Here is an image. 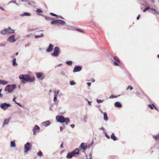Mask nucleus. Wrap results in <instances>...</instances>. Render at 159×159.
<instances>
[{
  "mask_svg": "<svg viewBox=\"0 0 159 159\" xmlns=\"http://www.w3.org/2000/svg\"><path fill=\"white\" fill-rule=\"evenodd\" d=\"M106 136L108 139H110V137L107 135V133L106 134Z\"/></svg>",
  "mask_w": 159,
  "mask_h": 159,
  "instance_id": "46",
  "label": "nucleus"
},
{
  "mask_svg": "<svg viewBox=\"0 0 159 159\" xmlns=\"http://www.w3.org/2000/svg\"><path fill=\"white\" fill-rule=\"evenodd\" d=\"M97 102L98 103H100L102 102V101L100 100H97Z\"/></svg>",
  "mask_w": 159,
  "mask_h": 159,
  "instance_id": "45",
  "label": "nucleus"
},
{
  "mask_svg": "<svg viewBox=\"0 0 159 159\" xmlns=\"http://www.w3.org/2000/svg\"><path fill=\"white\" fill-rule=\"evenodd\" d=\"M8 84V82L6 80H0V84L3 85L6 84Z\"/></svg>",
  "mask_w": 159,
  "mask_h": 159,
  "instance_id": "18",
  "label": "nucleus"
},
{
  "mask_svg": "<svg viewBox=\"0 0 159 159\" xmlns=\"http://www.w3.org/2000/svg\"><path fill=\"white\" fill-rule=\"evenodd\" d=\"M63 142H62L61 144V145L60 146L61 148H63Z\"/></svg>",
  "mask_w": 159,
  "mask_h": 159,
  "instance_id": "43",
  "label": "nucleus"
},
{
  "mask_svg": "<svg viewBox=\"0 0 159 159\" xmlns=\"http://www.w3.org/2000/svg\"><path fill=\"white\" fill-rule=\"evenodd\" d=\"M91 154H89V155L90 156H91Z\"/></svg>",
  "mask_w": 159,
  "mask_h": 159,
  "instance_id": "57",
  "label": "nucleus"
},
{
  "mask_svg": "<svg viewBox=\"0 0 159 159\" xmlns=\"http://www.w3.org/2000/svg\"><path fill=\"white\" fill-rule=\"evenodd\" d=\"M59 93V91L58 90L54 91V96H57V95Z\"/></svg>",
  "mask_w": 159,
  "mask_h": 159,
  "instance_id": "31",
  "label": "nucleus"
},
{
  "mask_svg": "<svg viewBox=\"0 0 159 159\" xmlns=\"http://www.w3.org/2000/svg\"><path fill=\"white\" fill-rule=\"evenodd\" d=\"M153 137L156 140H159V134L156 136H154Z\"/></svg>",
  "mask_w": 159,
  "mask_h": 159,
  "instance_id": "26",
  "label": "nucleus"
},
{
  "mask_svg": "<svg viewBox=\"0 0 159 159\" xmlns=\"http://www.w3.org/2000/svg\"><path fill=\"white\" fill-rule=\"evenodd\" d=\"M10 120V119L9 118L5 119L4 120V123L3 125V126L4 125H5L7 124L9 122Z\"/></svg>",
  "mask_w": 159,
  "mask_h": 159,
  "instance_id": "19",
  "label": "nucleus"
},
{
  "mask_svg": "<svg viewBox=\"0 0 159 159\" xmlns=\"http://www.w3.org/2000/svg\"><path fill=\"white\" fill-rule=\"evenodd\" d=\"M2 90V89H0V97L2 98V95L1 93V92Z\"/></svg>",
  "mask_w": 159,
  "mask_h": 159,
  "instance_id": "42",
  "label": "nucleus"
},
{
  "mask_svg": "<svg viewBox=\"0 0 159 159\" xmlns=\"http://www.w3.org/2000/svg\"><path fill=\"white\" fill-rule=\"evenodd\" d=\"M114 105L115 107H117L121 108L122 107V104L119 102H115L114 103Z\"/></svg>",
  "mask_w": 159,
  "mask_h": 159,
  "instance_id": "16",
  "label": "nucleus"
},
{
  "mask_svg": "<svg viewBox=\"0 0 159 159\" xmlns=\"http://www.w3.org/2000/svg\"><path fill=\"white\" fill-rule=\"evenodd\" d=\"M19 79L21 80V82L22 83H25L26 82H34L35 80L34 77H31L30 75H20L19 76Z\"/></svg>",
  "mask_w": 159,
  "mask_h": 159,
  "instance_id": "1",
  "label": "nucleus"
},
{
  "mask_svg": "<svg viewBox=\"0 0 159 159\" xmlns=\"http://www.w3.org/2000/svg\"><path fill=\"white\" fill-rule=\"evenodd\" d=\"M16 59L14 58L13 59L12 61V65L13 66H15L17 65V63H16Z\"/></svg>",
  "mask_w": 159,
  "mask_h": 159,
  "instance_id": "23",
  "label": "nucleus"
},
{
  "mask_svg": "<svg viewBox=\"0 0 159 159\" xmlns=\"http://www.w3.org/2000/svg\"><path fill=\"white\" fill-rule=\"evenodd\" d=\"M37 155L40 157H41L43 156V154L42 152L41 151H40L38 153Z\"/></svg>",
  "mask_w": 159,
  "mask_h": 159,
  "instance_id": "30",
  "label": "nucleus"
},
{
  "mask_svg": "<svg viewBox=\"0 0 159 159\" xmlns=\"http://www.w3.org/2000/svg\"><path fill=\"white\" fill-rule=\"evenodd\" d=\"M60 129L61 131L63 129L62 127H60Z\"/></svg>",
  "mask_w": 159,
  "mask_h": 159,
  "instance_id": "52",
  "label": "nucleus"
},
{
  "mask_svg": "<svg viewBox=\"0 0 159 159\" xmlns=\"http://www.w3.org/2000/svg\"><path fill=\"white\" fill-rule=\"evenodd\" d=\"M50 14L51 15H52V16H57L56 14H54V13H50Z\"/></svg>",
  "mask_w": 159,
  "mask_h": 159,
  "instance_id": "41",
  "label": "nucleus"
},
{
  "mask_svg": "<svg viewBox=\"0 0 159 159\" xmlns=\"http://www.w3.org/2000/svg\"><path fill=\"white\" fill-rule=\"evenodd\" d=\"M8 41L11 43L14 42L16 41L15 36L14 35H12L8 38Z\"/></svg>",
  "mask_w": 159,
  "mask_h": 159,
  "instance_id": "12",
  "label": "nucleus"
},
{
  "mask_svg": "<svg viewBox=\"0 0 159 159\" xmlns=\"http://www.w3.org/2000/svg\"><path fill=\"white\" fill-rule=\"evenodd\" d=\"M72 63V62L71 61H68L66 62V63L69 65H71Z\"/></svg>",
  "mask_w": 159,
  "mask_h": 159,
  "instance_id": "32",
  "label": "nucleus"
},
{
  "mask_svg": "<svg viewBox=\"0 0 159 159\" xmlns=\"http://www.w3.org/2000/svg\"><path fill=\"white\" fill-rule=\"evenodd\" d=\"M57 96L54 95V102H56V101H57Z\"/></svg>",
  "mask_w": 159,
  "mask_h": 159,
  "instance_id": "38",
  "label": "nucleus"
},
{
  "mask_svg": "<svg viewBox=\"0 0 159 159\" xmlns=\"http://www.w3.org/2000/svg\"><path fill=\"white\" fill-rule=\"evenodd\" d=\"M51 23L52 24H58L57 22V20L52 21L51 22Z\"/></svg>",
  "mask_w": 159,
  "mask_h": 159,
  "instance_id": "29",
  "label": "nucleus"
},
{
  "mask_svg": "<svg viewBox=\"0 0 159 159\" xmlns=\"http://www.w3.org/2000/svg\"><path fill=\"white\" fill-rule=\"evenodd\" d=\"M57 22L58 24H60L62 25L65 24H66L65 22L64 21L60 20H57Z\"/></svg>",
  "mask_w": 159,
  "mask_h": 159,
  "instance_id": "21",
  "label": "nucleus"
},
{
  "mask_svg": "<svg viewBox=\"0 0 159 159\" xmlns=\"http://www.w3.org/2000/svg\"><path fill=\"white\" fill-rule=\"evenodd\" d=\"M157 57H158L159 58V54H158V55H157Z\"/></svg>",
  "mask_w": 159,
  "mask_h": 159,
  "instance_id": "55",
  "label": "nucleus"
},
{
  "mask_svg": "<svg viewBox=\"0 0 159 159\" xmlns=\"http://www.w3.org/2000/svg\"><path fill=\"white\" fill-rule=\"evenodd\" d=\"M16 146L15 142L11 141V147H15Z\"/></svg>",
  "mask_w": 159,
  "mask_h": 159,
  "instance_id": "25",
  "label": "nucleus"
},
{
  "mask_svg": "<svg viewBox=\"0 0 159 159\" xmlns=\"http://www.w3.org/2000/svg\"><path fill=\"white\" fill-rule=\"evenodd\" d=\"M150 8L149 7L146 8L143 10V12H145L146 11H147Z\"/></svg>",
  "mask_w": 159,
  "mask_h": 159,
  "instance_id": "34",
  "label": "nucleus"
},
{
  "mask_svg": "<svg viewBox=\"0 0 159 159\" xmlns=\"http://www.w3.org/2000/svg\"><path fill=\"white\" fill-rule=\"evenodd\" d=\"M40 129V128L39 126L37 125H35L33 130L34 134H35L37 131H37L38 132H39V130Z\"/></svg>",
  "mask_w": 159,
  "mask_h": 159,
  "instance_id": "11",
  "label": "nucleus"
},
{
  "mask_svg": "<svg viewBox=\"0 0 159 159\" xmlns=\"http://www.w3.org/2000/svg\"><path fill=\"white\" fill-rule=\"evenodd\" d=\"M60 49L58 47H55L53 50V53H52L51 55L54 57H57L59 53Z\"/></svg>",
  "mask_w": 159,
  "mask_h": 159,
  "instance_id": "6",
  "label": "nucleus"
},
{
  "mask_svg": "<svg viewBox=\"0 0 159 159\" xmlns=\"http://www.w3.org/2000/svg\"><path fill=\"white\" fill-rule=\"evenodd\" d=\"M32 147V145L29 142L25 144L24 147V152H26L31 149Z\"/></svg>",
  "mask_w": 159,
  "mask_h": 159,
  "instance_id": "7",
  "label": "nucleus"
},
{
  "mask_svg": "<svg viewBox=\"0 0 159 159\" xmlns=\"http://www.w3.org/2000/svg\"><path fill=\"white\" fill-rule=\"evenodd\" d=\"M18 54V52H17V53H16V55H17Z\"/></svg>",
  "mask_w": 159,
  "mask_h": 159,
  "instance_id": "54",
  "label": "nucleus"
},
{
  "mask_svg": "<svg viewBox=\"0 0 159 159\" xmlns=\"http://www.w3.org/2000/svg\"><path fill=\"white\" fill-rule=\"evenodd\" d=\"M117 96H115L114 95H112L110 97V98H116Z\"/></svg>",
  "mask_w": 159,
  "mask_h": 159,
  "instance_id": "40",
  "label": "nucleus"
},
{
  "mask_svg": "<svg viewBox=\"0 0 159 159\" xmlns=\"http://www.w3.org/2000/svg\"><path fill=\"white\" fill-rule=\"evenodd\" d=\"M82 69V67L80 66H75L73 70V71L74 72H79Z\"/></svg>",
  "mask_w": 159,
  "mask_h": 159,
  "instance_id": "13",
  "label": "nucleus"
},
{
  "mask_svg": "<svg viewBox=\"0 0 159 159\" xmlns=\"http://www.w3.org/2000/svg\"><path fill=\"white\" fill-rule=\"evenodd\" d=\"M45 126H47L50 125V123L49 121H47L43 123Z\"/></svg>",
  "mask_w": 159,
  "mask_h": 159,
  "instance_id": "22",
  "label": "nucleus"
},
{
  "mask_svg": "<svg viewBox=\"0 0 159 159\" xmlns=\"http://www.w3.org/2000/svg\"><path fill=\"white\" fill-rule=\"evenodd\" d=\"M154 107L155 108L156 110H157V108L156 107H155V106H154Z\"/></svg>",
  "mask_w": 159,
  "mask_h": 159,
  "instance_id": "53",
  "label": "nucleus"
},
{
  "mask_svg": "<svg viewBox=\"0 0 159 159\" xmlns=\"http://www.w3.org/2000/svg\"><path fill=\"white\" fill-rule=\"evenodd\" d=\"M114 60L116 61V62H114V65L115 66H119V64H120V61L118 58L116 57H114Z\"/></svg>",
  "mask_w": 159,
  "mask_h": 159,
  "instance_id": "9",
  "label": "nucleus"
},
{
  "mask_svg": "<svg viewBox=\"0 0 159 159\" xmlns=\"http://www.w3.org/2000/svg\"><path fill=\"white\" fill-rule=\"evenodd\" d=\"M37 77L38 79H40L42 80L44 77L43 73H42L39 72L36 73Z\"/></svg>",
  "mask_w": 159,
  "mask_h": 159,
  "instance_id": "10",
  "label": "nucleus"
},
{
  "mask_svg": "<svg viewBox=\"0 0 159 159\" xmlns=\"http://www.w3.org/2000/svg\"><path fill=\"white\" fill-rule=\"evenodd\" d=\"M89 104V105H91V102L87 100Z\"/></svg>",
  "mask_w": 159,
  "mask_h": 159,
  "instance_id": "50",
  "label": "nucleus"
},
{
  "mask_svg": "<svg viewBox=\"0 0 159 159\" xmlns=\"http://www.w3.org/2000/svg\"><path fill=\"white\" fill-rule=\"evenodd\" d=\"M95 81V80H94V79H92V82H94Z\"/></svg>",
  "mask_w": 159,
  "mask_h": 159,
  "instance_id": "51",
  "label": "nucleus"
},
{
  "mask_svg": "<svg viewBox=\"0 0 159 159\" xmlns=\"http://www.w3.org/2000/svg\"><path fill=\"white\" fill-rule=\"evenodd\" d=\"M53 46L52 44H50L48 48L47 49V51L48 52H51L52 51L53 48Z\"/></svg>",
  "mask_w": 159,
  "mask_h": 159,
  "instance_id": "14",
  "label": "nucleus"
},
{
  "mask_svg": "<svg viewBox=\"0 0 159 159\" xmlns=\"http://www.w3.org/2000/svg\"><path fill=\"white\" fill-rule=\"evenodd\" d=\"M104 115V120L105 121L108 120V118L107 116V113L106 112H103Z\"/></svg>",
  "mask_w": 159,
  "mask_h": 159,
  "instance_id": "20",
  "label": "nucleus"
},
{
  "mask_svg": "<svg viewBox=\"0 0 159 159\" xmlns=\"http://www.w3.org/2000/svg\"><path fill=\"white\" fill-rule=\"evenodd\" d=\"M10 106V105L8 103H2L0 105L1 108L4 110H6L8 107Z\"/></svg>",
  "mask_w": 159,
  "mask_h": 159,
  "instance_id": "8",
  "label": "nucleus"
},
{
  "mask_svg": "<svg viewBox=\"0 0 159 159\" xmlns=\"http://www.w3.org/2000/svg\"><path fill=\"white\" fill-rule=\"evenodd\" d=\"M36 11L38 13H42L43 12L39 8L37 9Z\"/></svg>",
  "mask_w": 159,
  "mask_h": 159,
  "instance_id": "33",
  "label": "nucleus"
},
{
  "mask_svg": "<svg viewBox=\"0 0 159 159\" xmlns=\"http://www.w3.org/2000/svg\"><path fill=\"white\" fill-rule=\"evenodd\" d=\"M14 33V30L11 29L10 27H9L8 28L6 29L3 30H2L1 31V33L3 34Z\"/></svg>",
  "mask_w": 159,
  "mask_h": 159,
  "instance_id": "5",
  "label": "nucleus"
},
{
  "mask_svg": "<svg viewBox=\"0 0 159 159\" xmlns=\"http://www.w3.org/2000/svg\"><path fill=\"white\" fill-rule=\"evenodd\" d=\"M21 16H29L30 15V13L28 12H24L23 14H21Z\"/></svg>",
  "mask_w": 159,
  "mask_h": 159,
  "instance_id": "24",
  "label": "nucleus"
},
{
  "mask_svg": "<svg viewBox=\"0 0 159 159\" xmlns=\"http://www.w3.org/2000/svg\"><path fill=\"white\" fill-rule=\"evenodd\" d=\"M148 107L151 109H153L154 107V105L153 104H152V105L149 104L148 105Z\"/></svg>",
  "mask_w": 159,
  "mask_h": 159,
  "instance_id": "28",
  "label": "nucleus"
},
{
  "mask_svg": "<svg viewBox=\"0 0 159 159\" xmlns=\"http://www.w3.org/2000/svg\"><path fill=\"white\" fill-rule=\"evenodd\" d=\"M16 98H13V101L14 102H15V103H16V104H17V105H18L20 106V104H19V103H17V102H16Z\"/></svg>",
  "mask_w": 159,
  "mask_h": 159,
  "instance_id": "37",
  "label": "nucleus"
},
{
  "mask_svg": "<svg viewBox=\"0 0 159 159\" xmlns=\"http://www.w3.org/2000/svg\"><path fill=\"white\" fill-rule=\"evenodd\" d=\"M16 88L15 85H8L6 87L5 90V91H8V93H11Z\"/></svg>",
  "mask_w": 159,
  "mask_h": 159,
  "instance_id": "4",
  "label": "nucleus"
},
{
  "mask_svg": "<svg viewBox=\"0 0 159 159\" xmlns=\"http://www.w3.org/2000/svg\"><path fill=\"white\" fill-rule=\"evenodd\" d=\"M0 9L2 10H4V9L1 7L0 6Z\"/></svg>",
  "mask_w": 159,
  "mask_h": 159,
  "instance_id": "48",
  "label": "nucleus"
},
{
  "mask_svg": "<svg viewBox=\"0 0 159 159\" xmlns=\"http://www.w3.org/2000/svg\"><path fill=\"white\" fill-rule=\"evenodd\" d=\"M152 9V10H153V11H154V10H154V9Z\"/></svg>",
  "mask_w": 159,
  "mask_h": 159,
  "instance_id": "56",
  "label": "nucleus"
},
{
  "mask_svg": "<svg viewBox=\"0 0 159 159\" xmlns=\"http://www.w3.org/2000/svg\"><path fill=\"white\" fill-rule=\"evenodd\" d=\"M56 119L57 121L61 123L65 122L66 125L69 122L70 120L68 118H65L64 117L61 116H57L56 117Z\"/></svg>",
  "mask_w": 159,
  "mask_h": 159,
  "instance_id": "2",
  "label": "nucleus"
},
{
  "mask_svg": "<svg viewBox=\"0 0 159 159\" xmlns=\"http://www.w3.org/2000/svg\"><path fill=\"white\" fill-rule=\"evenodd\" d=\"M79 150L78 148H77L72 152L68 153L66 157L68 159H71L73 157L75 156L76 155L79 154Z\"/></svg>",
  "mask_w": 159,
  "mask_h": 159,
  "instance_id": "3",
  "label": "nucleus"
},
{
  "mask_svg": "<svg viewBox=\"0 0 159 159\" xmlns=\"http://www.w3.org/2000/svg\"><path fill=\"white\" fill-rule=\"evenodd\" d=\"M111 138L114 141L118 140L117 138L115 136V134L113 133L112 134L111 136Z\"/></svg>",
  "mask_w": 159,
  "mask_h": 159,
  "instance_id": "17",
  "label": "nucleus"
},
{
  "mask_svg": "<svg viewBox=\"0 0 159 159\" xmlns=\"http://www.w3.org/2000/svg\"><path fill=\"white\" fill-rule=\"evenodd\" d=\"M80 147L84 150H86L87 148L86 145L84 143H82L80 145Z\"/></svg>",
  "mask_w": 159,
  "mask_h": 159,
  "instance_id": "15",
  "label": "nucleus"
},
{
  "mask_svg": "<svg viewBox=\"0 0 159 159\" xmlns=\"http://www.w3.org/2000/svg\"><path fill=\"white\" fill-rule=\"evenodd\" d=\"M87 84H88V85L89 86H90L91 85V83H89V82H88L87 83Z\"/></svg>",
  "mask_w": 159,
  "mask_h": 159,
  "instance_id": "47",
  "label": "nucleus"
},
{
  "mask_svg": "<svg viewBox=\"0 0 159 159\" xmlns=\"http://www.w3.org/2000/svg\"><path fill=\"white\" fill-rule=\"evenodd\" d=\"M76 30L80 32L83 33V31L82 30H81V29H76Z\"/></svg>",
  "mask_w": 159,
  "mask_h": 159,
  "instance_id": "36",
  "label": "nucleus"
},
{
  "mask_svg": "<svg viewBox=\"0 0 159 159\" xmlns=\"http://www.w3.org/2000/svg\"><path fill=\"white\" fill-rule=\"evenodd\" d=\"M133 89V87L131 86H129L127 88V89H129L130 90H132Z\"/></svg>",
  "mask_w": 159,
  "mask_h": 159,
  "instance_id": "39",
  "label": "nucleus"
},
{
  "mask_svg": "<svg viewBox=\"0 0 159 159\" xmlns=\"http://www.w3.org/2000/svg\"><path fill=\"white\" fill-rule=\"evenodd\" d=\"M44 35L43 34H41L40 35H36L35 37V38H37L43 37Z\"/></svg>",
  "mask_w": 159,
  "mask_h": 159,
  "instance_id": "27",
  "label": "nucleus"
},
{
  "mask_svg": "<svg viewBox=\"0 0 159 159\" xmlns=\"http://www.w3.org/2000/svg\"><path fill=\"white\" fill-rule=\"evenodd\" d=\"M139 17H140V15H139L137 17V20H138L139 18Z\"/></svg>",
  "mask_w": 159,
  "mask_h": 159,
  "instance_id": "49",
  "label": "nucleus"
},
{
  "mask_svg": "<svg viewBox=\"0 0 159 159\" xmlns=\"http://www.w3.org/2000/svg\"><path fill=\"white\" fill-rule=\"evenodd\" d=\"M70 126L71 127L73 128L75 127V125L74 124H71L70 125Z\"/></svg>",
  "mask_w": 159,
  "mask_h": 159,
  "instance_id": "44",
  "label": "nucleus"
},
{
  "mask_svg": "<svg viewBox=\"0 0 159 159\" xmlns=\"http://www.w3.org/2000/svg\"><path fill=\"white\" fill-rule=\"evenodd\" d=\"M75 84V83L73 81H71L70 82V84L71 85H74Z\"/></svg>",
  "mask_w": 159,
  "mask_h": 159,
  "instance_id": "35",
  "label": "nucleus"
}]
</instances>
